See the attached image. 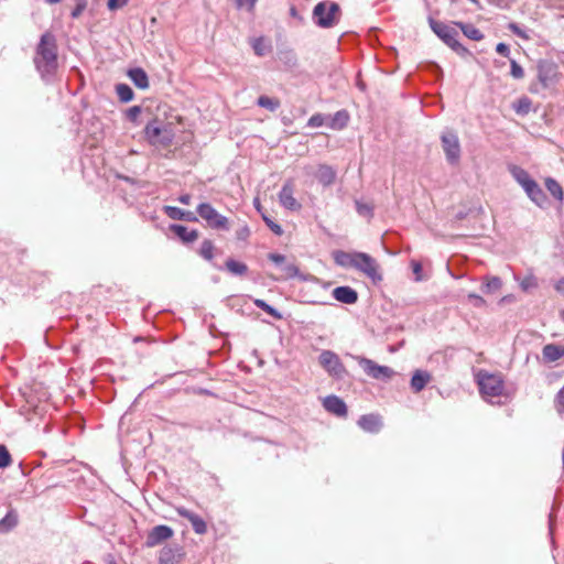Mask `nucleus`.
<instances>
[{"label": "nucleus", "instance_id": "nucleus-3", "mask_svg": "<svg viewBox=\"0 0 564 564\" xmlns=\"http://www.w3.org/2000/svg\"><path fill=\"white\" fill-rule=\"evenodd\" d=\"M477 383L481 395L489 402H494L492 398L500 397L505 389L503 380L499 375L480 371L477 376Z\"/></svg>", "mask_w": 564, "mask_h": 564}, {"label": "nucleus", "instance_id": "nucleus-46", "mask_svg": "<svg viewBox=\"0 0 564 564\" xmlns=\"http://www.w3.org/2000/svg\"><path fill=\"white\" fill-rule=\"evenodd\" d=\"M508 29L516 34L517 36L528 40L530 36L528 34V31L525 29H522L519 24L511 22L508 24Z\"/></svg>", "mask_w": 564, "mask_h": 564}, {"label": "nucleus", "instance_id": "nucleus-14", "mask_svg": "<svg viewBox=\"0 0 564 564\" xmlns=\"http://www.w3.org/2000/svg\"><path fill=\"white\" fill-rule=\"evenodd\" d=\"M176 512L180 517H183L187 519L195 533L197 534H204L207 531L206 522L203 518H200L198 514L194 513L193 511L184 508V507H176Z\"/></svg>", "mask_w": 564, "mask_h": 564}, {"label": "nucleus", "instance_id": "nucleus-51", "mask_svg": "<svg viewBox=\"0 0 564 564\" xmlns=\"http://www.w3.org/2000/svg\"><path fill=\"white\" fill-rule=\"evenodd\" d=\"M250 236V229L247 225H243L236 231V238L240 241H246Z\"/></svg>", "mask_w": 564, "mask_h": 564}, {"label": "nucleus", "instance_id": "nucleus-12", "mask_svg": "<svg viewBox=\"0 0 564 564\" xmlns=\"http://www.w3.org/2000/svg\"><path fill=\"white\" fill-rule=\"evenodd\" d=\"M280 204L289 210L295 212L301 209V204L294 197V186L292 181H286L280 193H279Z\"/></svg>", "mask_w": 564, "mask_h": 564}, {"label": "nucleus", "instance_id": "nucleus-1", "mask_svg": "<svg viewBox=\"0 0 564 564\" xmlns=\"http://www.w3.org/2000/svg\"><path fill=\"white\" fill-rule=\"evenodd\" d=\"M33 63L41 78L50 82L58 67V46L56 36L50 32H44L36 44Z\"/></svg>", "mask_w": 564, "mask_h": 564}, {"label": "nucleus", "instance_id": "nucleus-33", "mask_svg": "<svg viewBox=\"0 0 564 564\" xmlns=\"http://www.w3.org/2000/svg\"><path fill=\"white\" fill-rule=\"evenodd\" d=\"M225 267L234 275H245L248 272V267L245 263L234 259H228Z\"/></svg>", "mask_w": 564, "mask_h": 564}, {"label": "nucleus", "instance_id": "nucleus-26", "mask_svg": "<svg viewBox=\"0 0 564 564\" xmlns=\"http://www.w3.org/2000/svg\"><path fill=\"white\" fill-rule=\"evenodd\" d=\"M349 121V115L346 110H338L333 116H328L327 126L333 130L344 129Z\"/></svg>", "mask_w": 564, "mask_h": 564}, {"label": "nucleus", "instance_id": "nucleus-24", "mask_svg": "<svg viewBox=\"0 0 564 564\" xmlns=\"http://www.w3.org/2000/svg\"><path fill=\"white\" fill-rule=\"evenodd\" d=\"M432 376L425 370H416L411 378V389L414 392L422 391L431 381Z\"/></svg>", "mask_w": 564, "mask_h": 564}, {"label": "nucleus", "instance_id": "nucleus-9", "mask_svg": "<svg viewBox=\"0 0 564 564\" xmlns=\"http://www.w3.org/2000/svg\"><path fill=\"white\" fill-rule=\"evenodd\" d=\"M354 268L357 271L362 272L368 278H370L373 282H378L382 280V275L379 272V265L375 258L365 252H359L356 256Z\"/></svg>", "mask_w": 564, "mask_h": 564}, {"label": "nucleus", "instance_id": "nucleus-10", "mask_svg": "<svg viewBox=\"0 0 564 564\" xmlns=\"http://www.w3.org/2000/svg\"><path fill=\"white\" fill-rule=\"evenodd\" d=\"M268 259L280 270V276L276 280H290L300 275V270L294 262L286 261V257L280 253L271 252Z\"/></svg>", "mask_w": 564, "mask_h": 564}, {"label": "nucleus", "instance_id": "nucleus-16", "mask_svg": "<svg viewBox=\"0 0 564 564\" xmlns=\"http://www.w3.org/2000/svg\"><path fill=\"white\" fill-rule=\"evenodd\" d=\"M357 423L360 429L369 433H378L382 427L381 416L373 413L361 415Z\"/></svg>", "mask_w": 564, "mask_h": 564}, {"label": "nucleus", "instance_id": "nucleus-17", "mask_svg": "<svg viewBox=\"0 0 564 564\" xmlns=\"http://www.w3.org/2000/svg\"><path fill=\"white\" fill-rule=\"evenodd\" d=\"M523 191L528 197L539 207H543L546 204V195L534 180L530 184H527V186L523 187Z\"/></svg>", "mask_w": 564, "mask_h": 564}, {"label": "nucleus", "instance_id": "nucleus-50", "mask_svg": "<svg viewBox=\"0 0 564 564\" xmlns=\"http://www.w3.org/2000/svg\"><path fill=\"white\" fill-rule=\"evenodd\" d=\"M129 0H108L107 8L110 11H116L127 6Z\"/></svg>", "mask_w": 564, "mask_h": 564}, {"label": "nucleus", "instance_id": "nucleus-11", "mask_svg": "<svg viewBox=\"0 0 564 564\" xmlns=\"http://www.w3.org/2000/svg\"><path fill=\"white\" fill-rule=\"evenodd\" d=\"M173 534L174 531L171 527L165 524L155 525L148 532L145 546L154 547L171 539Z\"/></svg>", "mask_w": 564, "mask_h": 564}, {"label": "nucleus", "instance_id": "nucleus-62", "mask_svg": "<svg viewBox=\"0 0 564 564\" xmlns=\"http://www.w3.org/2000/svg\"><path fill=\"white\" fill-rule=\"evenodd\" d=\"M290 12H291V15H293V17H296V14H297L296 9L294 7L291 8Z\"/></svg>", "mask_w": 564, "mask_h": 564}, {"label": "nucleus", "instance_id": "nucleus-34", "mask_svg": "<svg viewBox=\"0 0 564 564\" xmlns=\"http://www.w3.org/2000/svg\"><path fill=\"white\" fill-rule=\"evenodd\" d=\"M458 25L460 26L464 35L468 39L473 41H480L484 39V34L480 32V30L473 24L458 23Z\"/></svg>", "mask_w": 564, "mask_h": 564}, {"label": "nucleus", "instance_id": "nucleus-38", "mask_svg": "<svg viewBox=\"0 0 564 564\" xmlns=\"http://www.w3.org/2000/svg\"><path fill=\"white\" fill-rule=\"evenodd\" d=\"M257 104L262 107V108H265V109H269L271 111H274L279 108L280 106V102L278 99H273V98H270L268 96H260L258 98V101Z\"/></svg>", "mask_w": 564, "mask_h": 564}, {"label": "nucleus", "instance_id": "nucleus-22", "mask_svg": "<svg viewBox=\"0 0 564 564\" xmlns=\"http://www.w3.org/2000/svg\"><path fill=\"white\" fill-rule=\"evenodd\" d=\"M128 77L134 84V86L139 89L149 88V76L145 70L141 67L130 68L128 70Z\"/></svg>", "mask_w": 564, "mask_h": 564}, {"label": "nucleus", "instance_id": "nucleus-60", "mask_svg": "<svg viewBox=\"0 0 564 564\" xmlns=\"http://www.w3.org/2000/svg\"><path fill=\"white\" fill-rule=\"evenodd\" d=\"M258 0H248L249 9L252 10L254 8V4Z\"/></svg>", "mask_w": 564, "mask_h": 564}, {"label": "nucleus", "instance_id": "nucleus-37", "mask_svg": "<svg viewBox=\"0 0 564 564\" xmlns=\"http://www.w3.org/2000/svg\"><path fill=\"white\" fill-rule=\"evenodd\" d=\"M214 243L212 240L205 239L199 248V254L207 261H210L214 257Z\"/></svg>", "mask_w": 564, "mask_h": 564}, {"label": "nucleus", "instance_id": "nucleus-36", "mask_svg": "<svg viewBox=\"0 0 564 564\" xmlns=\"http://www.w3.org/2000/svg\"><path fill=\"white\" fill-rule=\"evenodd\" d=\"M254 305L258 308H260V310L264 311L265 313H268L269 315H271L275 319L282 318V314L276 308H274L273 306L268 304L264 300H260V299L254 300Z\"/></svg>", "mask_w": 564, "mask_h": 564}, {"label": "nucleus", "instance_id": "nucleus-41", "mask_svg": "<svg viewBox=\"0 0 564 564\" xmlns=\"http://www.w3.org/2000/svg\"><path fill=\"white\" fill-rule=\"evenodd\" d=\"M327 122H328V116H325L323 113H315L308 119L307 127L319 128L324 124H327Z\"/></svg>", "mask_w": 564, "mask_h": 564}, {"label": "nucleus", "instance_id": "nucleus-4", "mask_svg": "<svg viewBox=\"0 0 564 564\" xmlns=\"http://www.w3.org/2000/svg\"><path fill=\"white\" fill-rule=\"evenodd\" d=\"M318 362L327 375L335 380H343L348 376V371L339 356L333 350H323L318 356Z\"/></svg>", "mask_w": 564, "mask_h": 564}, {"label": "nucleus", "instance_id": "nucleus-47", "mask_svg": "<svg viewBox=\"0 0 564 564\" xmlns=\"http://www.w3.org/2000/svg\"><path fill=\"white\" fill-rule=\"evenodd\" d=\"M510 74L516 79H521L524 76L523 68L514 59H510Z\"/></svg>", "mask_w": 564, "mask_h": 564}, {"label": "nucleus", "instance_id": "nucleus-29", "mask_svg": "<svg viewBox=\"0 0 564 564\" xmlns=\"http://www.w3.org/2000/svg\"><path fill=\"white\" fill-rule=\"evenodd\" d=\"M543 357L547 361H556L564 356V347L555 344H549L543 347Z\"/></svg>", "mask_w": 564, "mask_h": 564}, {"label": "nucleus", "instance_id": "nucleus-28", "mask_svg": "<svg viewBox=\"0 0 564 564\" xmlns=\"http://www.w3.org/2000/svg\"><path fill=\"white\" fill-rule=\"evenodd\" d=\"M509 172L512 175V177L516 180V182L523 188L527 186V184H530L533 178L530 176V174L522 167L518 165H510Z\"/></svg>", "mask_w": 564, "mask_h": 564}, {"label": "nucleus", "instance_id": "nucleus-5", "mask_svg": "<svg viewBox=\"0 0 564 564\" xmlns=\"http://www.w3.org/2000/svg\"><path fill=\"white\" fill-rule=\"evenodd\" d=\"M430 25L434 33L454 52L459 55L467 53V48L464 47L458 41V31L455 28L446 25L442 22L430 20Z\"/></svg>", "mask_w": 564, "mask_h": 564}, {"label": "nucleus", "instance_id": "nucleus-43", "mask_svg": "<svg viewBox=\"0 0 564 564\" xmlns=\"http://www.w3.org/2000/svg\"><path fill=\"white\" fill-rule=\"evenodd\" d=\"M532 101L528 97H522L518 100L517 106L514 107L518 113L525 115L531 109Z\"/></svg>", "mask_w": 564, "mask_h": 564}, {"label": "nucleus", "instance_id": "nucleus-21", "mask_svg": "<svg viewBox=\"0 0 564 564\" xmlns=\"http://www.w3.org/2000/svg\"><path fill=\"white\" fill-rule=\"evenodd\" d=\"M336 171L327 164H319L315 173L316 178L323 186L332 185L336 180Z\"/></svg>", "mask_w": 564, "mask_h": 564}, {"label": "nucleus", "instance_id": "nucleus-55", "mask_svg": "<svg viewBox=\"0 0 564 564\" xmlns=\"http://www.w3.org/2000/svg\"><path fill=\"white\" fill-rule=\"evenodd\" d=\"M191 200H192V196L189 194H183L178 197V202L183 205H188L191 204Z\"/></svg>", "mask_w": 564, "mask_h": 564}, {"label": "nucleus", "instance_id": "nucleus-7", "mask_svg": "<svg viewBox=\"0 0 564 564\" xmlns=\"http://www.w3.org/2000/svg\"><path fill=\"white\" fill-rule=\"evenodd\" d=\"M196 212L210 228L217 230H229L228 218L220 215L209 203L199 204Z\"/></svg>", "mask_w": 564, "mask_h": 564}, {"label": "nucleus", "instance_id": "nucleus-40", "mask_svg": "<svg viewBox=\"0 0 564 564\" xmlns=\"http://www.w3.org/2000/svg\"><path fill=\"white\" fill-rule=\"evenodd\" d=\"M279 59L286 65L288 67L292 68L296 66V56L293 51H284L280 52Z\"/></svg>", "mask_w": 564, "mask_h": 564}, {"label": "nucleus", "instance_id": "nucleus-13", "mask_svg": "<svg viewBox=\"0 0 564 564\" xmlns=\"http://www.w3.org/2000/svg\"><path fill=\"white\" fill-rule=\"evenodd\" d=\"M162 133V128L160 126V122L158 119H154L144 128V134L150 143H161V144H169L171 142V138L169 135H163L162 139H159Z\"/></svg>", "mask_w": 564, "mask_h": 564}, {"label": "nucleus", "instance_id": "nucleus-54", "mask_svg": "<svg viewBox=\"0 0 564 564\" xmlns=\"http://www.w3.org/2000/svg\"><path fill=\"white\" fill-rule=\"evenodd\" d=\"M496 52L502 56L509 57L510 48L506 43H498L496 46Z\"/></svg>", "mask_w": 564, "mask_h": 564}, {"label": "nucleus", "instance_id": "nucleus-2", "mask_svg": "<svg viewBox=\"0 0 564 564\" xmlns=\"http://www.w3.org/2000/svg\"><path fill=\"white\" fill-rule=\"evenodd\" d=\"M340 19L339 4L332 1L318 2L313 9L315 24L323 29L335 26Z\"/></svg>", "mask_w": 564, "mask_h": 564}, {"label": "nucleus", "instance_id": "nucleus-57", "mask_svg": "<svg viewBox=\"0 0 564 564\" xmlns=\"http://www.w3.org/2000/svg\"><path fill=\"white\" fill-rule=\"evenodd\" d=\"M557 401H558V404L562 406V409L564 410V387L558 391L557 393Z\"/></svg>", "mask_w": 564, "mask_h": 564}, {"label": "nucleus", "instance_id": "nucleus-64", "mask_svg": "<svg viewBox=\"0 0 564 564\" xmlns=\"http://www.w3.org/2000/svg\"><path fill=\"white\" fill-rule=\"evenodd\" d=\"M560 315H561L562 321L564 322V310H562V311L560 312Z\"/></svg>", "mask_w": 564, "mask_h": 564}, {"label": "nucleus", "instance_id": "nucleus-42", "mask_svg": "<svg viewBox=\"0 0 564 564\" xmlns=\"http://www.w3.org/2000/svg\"><path fill=\"white\" fill-rule=\"evenodd\" d=\"M520 288L524 292L535 289L538 288V279L533 274H529L521 280Z\"/></svg>", "mask_w": 564, "mask_h": 564}, {"label": "nucleus", "instance_id": "nucleus-49", "mask_svg": "<svg viewBox=\"0 0 564 564\" xmlns=\"http://www.w3.org/2000/svg\"><path fill=\"white\" fill-rule=\"evenodd\" d=\"M87 0H76V6L74 10L72 11V18L76 19L78 18L84 10L86 9Z\"/></svg>", "mask_w": 564, "mask_h": 564}, {"label": "nucleus", "instance_id": "nucleus-48", "mask_svg": "<svg viewBox=\"0 0 564 564\" xmlns=\"http://www.w3.org/2000/svg\"><path fill=\"white\" fill-rule=\"evenodd\" d=\"M411 267H412L413 273L415 275L414 280L416 282H421V281L425 280V278L422 274V264L419 261L412 260Z\"/></svg>", "mask_w": 564, "mask_h": 564}, {"label": "nucleus", "instance_id": "nucleus-8", "mask_svg": "<svg viewBox=\"0 0 564 564\" xmlns=\"http://www.w3.org/2000/svg\"><path fill=\"white\" fill-rule=\"evenodd\" d=\"M442 149L449 164L456 165L460 160V143L458 135L451 130L444 131L441 135Z\"/></svg>", "mask_w": 564, "mask_h": 564}, {"label": "nucleus", "instance_id": "nucleus-18", "mask_svg": "<svg viewBox=\"0 0 564 564\" xmlns=\"http://www.w3.org/2000/svg\"><path fill=\"white\" fill-rule=\"evenodd\" d=\"M336 301L344 304H355L358 301V293L350 286H337L333 290Z\"/></svg>", "mask_w": 564, "mask_h": 564}, {"label": "nucleus", "instance_id": "nucleus-32", "mask_svg": "<svg viewBox=\"0 0 564 564\" xmlns=\"http://www.w3.org/2000/svg\"><path fill=\"white\" fill-rule=\"evenodd\" d=\"M116 93L119 100L124 104L131 101L134 97V93L131 87L122 83L116 85Z\"/></svg>", "mask_w": 564, "mask_h": 564}, {"label": "nucleus", "instance_id": "nucleus-39", "mask_svg": "<svg viewBox=\"0 0 564 564\" xmlns=\"http://www.w3.org/2000/svg\"><path fill=\"white\" fill-rule=\"evenodd\" d=\"M355 205H356V210L360 216L366 217V218L372 217L373 207L370 204L364 203L361 200H356Z\"/></svg>", "mask_w": 564, "mask_h": 564}, {"label": "nucleus", "instance_id": "nucleus-53", "mask_svg": "<svg viewBox=\"0 0 564 564\" xmlns=\"http://www.w3.org/2000/svg\"><path fill=\"white\" fill-rule=\"evenodd\" d=\"M252 47L254 50V53L258 56H263L265 54V50H264V45H263V40L261 37L260 39H256L253 41Z\"/></svg>", "mask_w": 564, "mask_h": 564}, {"label": "nucleus", "instance_id": "nucleus-31", "mask_svg": "<svg viewBox=\"0 0 564 564\" xmlns=\"http://www.w3.org/2000/svg\"><path fill=\"white\" fill-rule=\"evenodd\" d=\"M502 286V281L498 276H485V283L481 290L486 294H492L498 292Z\"/></svg>", "mask_w": 564, "mask_h": 564}, {"label": "nucleus", "instance_id": "nucleus-59", "mask_svg": "<svg viewBox=\"0 0 564 564\" xmlns=\"http://www.w3.org/2000/svg\"><path fill=\"white\" fill-rule=\"evenodd\" d=\"M237 7V9H241L243 6V0H232Z\"/></svg>", "mask_w": 564, "mask_h": 564}, {"label": "nucleus", "instance_id": "nucleus-61", "mask_svg": "<svg viewBox=\"0 0 564 564\" xmlns=\"http://www.w3.org/2000/svg\"><path fill=\"white\" fill-rule=\"evenodd\" d=\"M432 67L434 68L435 72H437L440 74L442 73V69L437 64H433Z\"/></svg>", "mask_w": 564, "mask_h": 564}, {"label": "nucleus", "instance_id": "nucleus-63", "mask_svg": "<svg viewBox=\"0 0 564 564\" xmlns=\"http://www.w3.org/2000/svg\"><path fill=\"white\" fill-rule=\"evenodd\" d=\"M539 78H540V80H541L542 83H544V84H545V80H546V79L542 76V74H541V73H540V75H539Z\"/></svg>", "mask_w": 564, "mask_h": 564}, {"label": "nucleus", "instance_id": "nucleus-6", "mask_svg": "<svg viewBox=\"0 0 564 564\" xmlns=\"http://www.w3.org/2000/svg\"><path fill=\"white\" fill-rule=\"evenodd\" d=\"M352 358L358 362L364 372L372 379L389 381L395 375L392 368L378 365L369 358L362 356H352Z\"/></svg>", "mask_w": 564, "mask_h": 564}, {"label": "nucleus", "instance_id": "nucleus-27", "mask_svg": "<svg viewBox=\"0 0 564 564\" xmlns=\"http://www.w3.org/2000/svg\"><path fill=\"white\" fill-rule=\"evenodd\" d=\"M170 229L184 242H193L198 237V232L196 230H189L187 227L183 225L174 224L171 225Z\"/></svg>", "mask_w": 564, "mask_h": 564}, {"label": "nucleus", "instance_id": "nucleus-15", "mask_svg": "<svg viewBox=\"0 0 564 564\" xmlns=\"http://www.w3.org/2000/svg\"><path fill=\"white\" fill-rule=\"evenodd\" d=\"M324 409L337 416H346L347 415V405L343 399L337 395H327L323 400Z\"/></svg>", "mask_w": 564, "mask_h": 564}, {"label": "nucleus", "instance_id": "nucleus-35", "mask_svg": "<svg viewBox=\"0 0 564 564\" xmlns=\"http://www.w3.org/2000/svg\"><path fill=\"white\" fill-rule=\"evenodd\" d=\"M545 187L550 192V194L557 200L563 199V189L561 185L554 178H546Z\"/></svg>", "mask_w": 564, "mask_h": 564}, {"label": "nucleus", "instance_id": "nucleus-44", "mask_svg": "<svg viewBox=\"0 0 564 564\" xmlns=\"http://www.w3.org/2000/svg\"><path fill=\"white\" fill-rule=\"evenodd\" d=\"M141 112L142 108L140 106H132L126 111V118L132 123H138Z\"/></svg>", "mask_w": 564, "mask_h": 564}, {"label": "nucleus", "instance_id": "nucleus-52", "mask_svg": "<svg viewBox=\"0 0 564 564\" xmlns=\"http://www.w3.org/2000/svg\"><path fill=\"white\" fill-rule=\"evenodd\" d=\"M468 300L473 303L474 306L476 307H482L486 305V301L478 294L476 293H469L468 294Z\"/></svg>", "mask_w": 564, "mask_h": 564}, {"label": "nucleus", "instance_id": "nucleus-56", "mask_svg": "<svg viewBox=\"0 0 564 564\" xmlns=\"http://www.w3.org/2000/svg\"><path fill=\"white\" fill-rule=\"evenodd\" d=\"M555 290L564 295V278L556 282Z\"/></svg>", "mask_w": 564, "mask_h": 564}, {"label": "nucleus", "instance_id": "nucleus-23", "mask_svg": "<svg viewBox=\"0 0 564 564\" xmlns=\"http://www.w3.org/2000/svg\"><path fill=\"white\" fill-rule=\"evenodd\" d=\"M164 213L174 220H186V221H196L197 217L187 210H183L175 206H164Z\"/></svg>", "mask_w": 564, "mask_h": 564}, {"label": "nucleus", "instance_id": "nucleus-19", "mask_svg": "<svg viewBox=\"0 0 564 564\" xmlns=\"http://www.w3.org/2000/svg\"><path fill=\"white\" fill-rule=\"evenodd\" d=\"M183 556L182 547L177 545H166L164 546L161 552L159 560L163 563H175L180 564V561Z\"/></svg>", "mask_w": 564, "mask_h": 564}, {"label": "nucleus", "instance_id": "nucleus-30", "mask_svg": "<svg viewBox=\"0 0 564 564\" xmlns=\"http://www.w3.org/2000/svg\"><path fill=\"white\" fill-rule=\"evenodd\" d=\"M18 525V513L14 510H10L0 520V533H8Z\"/></svg>", "mask_w": 564, "mask_h": 564}, {"label": "nucleus", "instance_id": "nucleus-58", "mask_svg": "<svg viewBox=\"0 0 564 564\" xmlns=\"http://www.w3.org/2000/svg\"><path fill=\"white\" fill-rule=\"evenodd\" d=\"M116 176H117V178L122 180V181H124L127 183H130V184H135L137 183V181L134 178L126 176V175L117 174Z\"/></svg>", "mask_w": 564, "mask_h": 564}, {"label": "nucleus", "instance_id": "nucleus-25", "mask_svg": "<svg viewBox=\"0 0 564 564\" xmlns=\"http://www.w3.org/2000/svg\"><path fill=\"white\" fill-rule=\"evenodd\" d=\"M253 205L271 231L276 236H281L283 234L282 227L268 215V213L261 206L259 198H254Z\"/></svg>", "mask_w": 564, "mask_h": 564}, {"label": "nucleus", "instance_id": "nucleus-45", "mask_svg": "<svg viewBox=\"0 0 564 564\" xmlns=\"http://www.w3.org/2000/svg\"><path fill=\"white\" fill-rule=\"evenodd\" d=\"M11 455L4 445H0V468H6L11 464Z\"/></svg>", "mask_w": 564, "mask_h": 564}, {"label": "nucleus", "instance_id": "nucleus-20", "mask_svg": "<svg viewBox=\"0 0 564 564\" xmlns=\"http://www.w3.org/2000/svg\"><path fill=\"white\" fill-rule=\"evenodd\" d=\"M358 251L347 252L343 250H336L333 252V259L338 267L344 269H352Z\"/></svg>", "mask_w": 564, "mask_h": 564}]
</instances>
